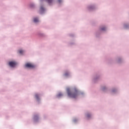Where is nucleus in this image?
<instances>
[{
  "label": "nucleus",
  "mask_w": 129,
  "mask_h": 129,
  "mask_svg": "<svg viewBox=\"0 0 129 129\" xmlns=\"http://www.w3.org/2000/svg\"><path fill=\"white\" fill-rule=\"evenodd\" d=\"M36 117H37V116H35V119L36 118Z\"/></svg>",
  "instance_id": "obj_16"
},
{
  "label": "nucleus",
  "mask_w": 129,
  "mask_h": 129,
  "mask_svg": "<svg viewBox=\"0 0 129 129\" xmlns=\"http://www.w3.org/2000/svg\"><path fill=\"white\" fill-rule=\"evenodd\" d=\"M16 64H17L16 62L15 61H10L9 63V65L11 67H14V66H15Z\"/></svg>",
  "instance_id": "obj_3"
},
{
  "label": "nucleus",
  "mask_w": 129,
  "mask_h": 129,
  "mask_svg": "<svg viewBox=\"0 0 129 129\" xmlns=\"http://www.w3.org/2000/svg\"><path fill=\"white\" fill-rule=\"evenodd\" d=\"M67 92L69 97L72 98H76L78 96V91L76 88L73 92H71L70 88H67Z\"/></svg>",
  "instance_id": "obj_1"
},
{
  "label": "nucleus",
  "mask_w": 129,
  "mask_h": 129,
  "mask_svg": "<svg viewBox=\"0 0 129 129\" xmlns=\"http://www.w3.org/2000/svg\"><path fill=\"white\" fill-rule=\"evenodd\" d=\"M65 76L66 77H67L69 75V73H66L65 74H64Z\"/></svg>",
  "instance_id": "obj_11"
},
{
  "label": "nucleus",
  "mask_w": 129,
  "mask_h": 129,
  "mask_svg": "<svg viewBox=\"0 0 129 129\" xmlns=\"http://www.w3.org/2000/svg\"><path fill=\"white\" fill-rule=\"evenodd\" d=\"M61 2H62V0H58V2L59 3H61Z\"/></svg>",
  "instance_id": "obj_14"
},
{
  "label": "nucleus",
  "mask_w": 129,
  "mask_h": 129,
  "mask_svg": "<svg viewBox=\"0 0 129 129\" xmlns=\"http://www.w3.org/2000/svg\"><path fill=\"white\" fill-rule=\"evenodd\" d=\"M19 53H20V54H23V50H20L19 51Z\"/></svg>",
  "instance_id": "obj_8"
},
{
  "label": "nucleus",
  "mask_w": 129,
  "mask_h": 129,
  "mask_svg": "<svg viewBox=\"0 0 129 129\" xmlns=\"http://www.w3.org/2000/svg\"><path fill=\"white\" fill-rule=\"evenodd\" d=\"M101 30L102 31H105L106 28H105V27H104V28L101 29Z\"/></svg>",
  "instance_id": "obj_12"
},
{
  "label": "nucleus",
  "mask_w": 129,
  "mask_h": 129,
  "mask_svg": "<svg viewBox=\"0 0 129 129\" xmlns=\"http://www.w3.org/2000/svg\"><path fill=\"white\" fill-rule=\"evenodd\" d=\"M62 96V94L61 93H59L57 95L58 97H60Z\"/></svg>",
  "instance_id": "obj_9"
},
{
  "label": "nucleus",
  "mask_w": 129,
  "mask_h": 129,
  "mask_svg": "<svg viewBox=\"0 0 129 129\" xmlns=\"http://www.w3.org/2000/svg\"><path fill=\"white\" fill-rule=\"evenodd\" d=\"M34 22L36 23V22H39V20L37 18H35L34 19Z\"/></svg>",
  "instance_id": "obj_5"
},
{
  "label": "nucleus",
  "mask_w": 129,
  "mask_h": 129,
  "mask_svg": "<svg viewBox=\"0 0 129 129\" xmlns=\"http://www.w3.org/2000/svg\"><path fill=\"white\" fill-rule=\"evenodd\" d=\"M34 6V5L33 4H32V5H30V7L31 8L33 7Z\"/></svg>",
  "instance_id": "obj_13"
},
{
  "label": "nucleus",
  "mask_w": 129,
  "mask_h": 129,
  "mask_svg": "<svg viewBox=\"0 0 129 129\" xmlns=\"http://www.w3.org/2000/svg\"><path fill=\"white\" fill-rule=\"evenodd\" d=\"M35 98H36L37 100H39V95L38 94H35Z\"/></svg>",
  "instance_id": "obj_7"
},
{
  "label": "nucleus",
  "mask_w": 129,
  "mask_h": 129,
  "mask_svg": "<svg viewBox=\"0 0 129 129\" xmlns=\"http://www.w3.org/2000/svg\"><path fill=\"white\" fill-rule=\"evenodd\" d=\"M46 1L48 2V3L49 5H51L53 3V0H46Z\"/></svg>",
  "instance_id": "obj_4"
},
{
  "label": "nucleus",
  "mask_w": 129,
  "mask_h": 129,
  "mask_svg": "<svg viewBox=\"0 0 129 129\" xmlns=\"http://www.w3.org/2000/svg\"><path fill=\"white\" fill-rule=\"evenodd\" d=\"M40 11H41V12H43V11H44V9L43 7H41V8H40Z\"/></svg>",
  "instance_id": "obj_10"
},
{
  "label": "nucleus",
  "mask_w": 129,
  "mask_h": 129,
  "mask_svg": "<svg viewBox=\"0 0 129 129\" xmlns=\"http://www.w3.org/2000/svg\"><path fill=\"white\" fill-rule=\"evenodd\" d=\"M26 67L27 68H35V66L31 63H27L25 64Z\"/></svg>",
  "instance_id": "obj_2"
},
{
  "label": "nucleus",
  "mask_w": 129,
  "mask_h": 129,
  "mask_svg": "<svg viewBox=\"0 0 129 129\" xmlns=\"http://www.w3.org/2000/svg\"><path fill=\"white\" fill-rule=\"evenodd\" d=\"M91 116V115L89 113L87 114V118H90Z\"/></svg>",
  "instance_id": "obj_6"
},
{
  "label": "nucleus",
  "mask_w": 129,
  "mask_h": 129,
  "mask_svg": "<svg viewBox=\"0 0 129 129\" xmlns=\"http://www.w3.org/2000/svg\"><path fill=\"white\" fill-rule=\"evenodd\" d=\"M105 87L103 88V91H104L105 90Z\"/></svg>",
  "instance_id": "obj_15"
}]
</instances>
